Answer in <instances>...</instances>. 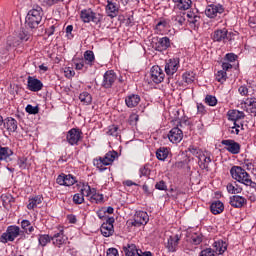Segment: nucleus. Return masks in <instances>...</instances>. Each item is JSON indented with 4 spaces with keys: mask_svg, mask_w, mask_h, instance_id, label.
Masks as SVG:
<instances>
[{
    "mask_svg": "<svg viewBox=\"0 0 256 256\" xmlns=\"http://www.w3.org/2000/svg\"><path fill=\"white\" fill-rule=\"evenodd\" d=\"M43 20V8L36 6L32 8L26 16L25 25L28 29H38L41 21Z\"/></svg>",
    "mask_w": 256,
    "mask_h": 256,
    "instance_id": "f257e3e1",
    "label": "nucleus"
},
{
    "mask_svg": "<svg viewBox=\"0 0 256 256\" xmlns=\"http://www.w3.org/2000/svg\"><path fill=\"white\" fill-rule=\"evenodd\" d=\"M230 175L232 179L238 183H241L242 185H246V187H249V184L252 181L251 175L248 174L247 171L241 166H232L230 169Z\"/></svg>",
    "mask_w": 256,
    "mask_h": 256,
    "instance_id": "f03ea898",
    "label": "nucleus"
},
{
    "mask_svg": "<svg viewBox=\"0 0 256 256\" xmlns=\"http://www.w3.org/2000/svg\"><path fill=\"white\" fill-rule=\"evenodd\" d=\"M22 233L21 228L17 225L8 226L6 232H4L1 237V243H13L18 236Z\"/></svg>",
    "mask_w": 256,
    "mask_h": 256,
    "instance_id": "7ed1b4c3",
    "label": "nucleus"
},
{
    "mask_svg": "<svg viewBox=\"0 0 256 256\" xmlns=\"http://www.w3.org/2000/svg\"><path fill=\"white\" fill-rule=\"evenodd\" d=\"M80 19L83 21V23H94L95 25H99L101 21L103 20V15L99 13L93 12L92 9H83L80 12Z\"/></svg>",
    "mask_w": 256,
    "mask_h": 256,
    "instance_id": "20e7f679",
    "label": "nucleus"
},
{
    "mask_svg": "<svg viewBox=\"0 0 256 256\" xmlns=\"http://www.w3.org/2000/svg\"><path fill=\"white\" fill-rule=\"evenodd\" d=\"M183 125H189V120H181L177 127L170 130L168 139L171 143H181L183 140V130L179 127H183Z\"/></svg>",
    "mask_w": 256,
    "mask_h": 256,
    "instance_id": "39448f33",
    "label": "nucleus"
},
{
    "mask_svg": "<svg viewBox=\"0 0 256 256\" xmlns=\"http://www.w3.org/2000/svg\"><path fill=\"white\" fill-rule=\"evenodd\" d=\"M152 47L155 51L159 53H163V51H167L171 47V39L167 36L164 37H154L152 39Z\"/></svg>",
    "mask_w": 256,
    "mask_h": 256,
    "instance_id": "423d86ee",
    "label": "nucleus"
},
{
    "mask_svg": "<svg viewBox=\"0 0 256 256\" xmlns=\"http://www.w3.org/2000/svg\"><path fill=\"white\" fill-rule=\"evenodd\" d=\"M181 67V59L179 58H170L165 61L164 71L167 77H173L174 73L179 71Z\"/></svg>",
    "mask_w": 256,
    "mask_h": 256,
    "instance_id": "0eeeda50",
    "label": "nucleus"
},
{
    "mask_svg": "<svg viewBox=\"0 0 256 256\" xmlns=\"http://www.w3.org/2000/svg\"><path fill=\"white\" fill-rule=\"evenodd\" d=\"M225 13V6L219 3H212L206 6L205 15L208 19H215L218 15Z\"/></svg>",
    "mask_w": 256,
    "mask_h": 256,
    "instance_id": "6e6552de",
    "label": "nucleus"
},
{
    "mask_svg": "<svg viewBox=\"0 0 256 256\" xmlns=\"http://www.w3.org/2000/svg\"><path fill=\"white\" fill-rule=\"evenodd\" d=\"M81 139H83V132L79 128H72L67 132L66 141L69 145H79Z\"/></svg>",
    "mask_w": 256,
    "mask_h": 256,
    "instance_id": "1a4fd4ad",
    "label": "nucleus"
},
{
    "mask_svg": "<svg viewBox=\"0 0 256 256\" xmlns=\"http://www.w3.org/2000/svg\"><path fill=\"white\" fill-rule=\"evenodd\" d=\"M221 145H224V149L231 155H239L241 153V144L233 139L222 140Z\"/></svg>",
    "mask_w": 256,
    "mask_h": 256,
    "instance_id": "9d476101",
    "label": "nucleus"
},
{
    "mask_svg": "<svg viewBox=\"0 0 256 256\" xmlns=\"http://www.w3.org/2000/svg\"><path fill=\"white\" fill-rule=\"evenodd\" d=\"M150 77L153 83L159 85V83H163V81H165V71H163L161 66L154 65L150 70Z\"/></svg>",
    "mask_w": 256,
    "mask_h": 256,
    "instance_id": "9b49d317",
    "label": "nucleus"
},
{
    "mask_svg": "<svg viewBox=\"0 0 256 256\" xmlns=\"http://www.w3.org/2000/svg\"><path fill=\"white\" fill-rule=\"evenodd\" d=\"M149 223V214L145 211L138 210L134 214V219L131 223L132 227H141Z\"/></svg>",
    "mask_w": 256,
    "mask_h": 256,
    "instance_id": "f8f14e48",
    "label": "nucleus"
},
{
    "mask_svg": "<svg viewBox=\"0 0 256 256\" xmlns=\"http://www.w3.org/2000/svg\"><path fill=\"white\" fill-rule=\"evenodd\" d=\"M113 223H115V218L107 217L106 221L101 225L100 231L103 237H111L115 233Z\"/></svg>",
    "mask_w": 256,
    "mask_h": 256,
    "instance_id": "ddd939ff",
    "label": "nucleus"
},
{
    "mask_svg": "<svg viewBox=\"0 0 256 256\" xmlns=\"http://www.w3.org/2000/svg\"><path fill=\"white\" fill-rule=\"evenodd\" d=\"M117 81V74L113 70H108L104 73L102 87L104 89H111Z\"/></svg>",
    "mask_w": 256,
    "mask_h": 256,
    "instance_id": "4468645a",
    "label": "nucleus"
},
{
    "mask_svg": "<svg viewBox=\"0 0 256 256\" xmlns=\"http://www.w3.org/2000/svg\"><path fill=\"white\" fill-rule=\"evenodd\" d=\"M179 241H181V235L174 234L169 236L167 243L165 245L169 253H175L179 249Z\"/></svg>",
    "mask_w": 256,
    "mask_h": 256,
    "instance_id": "2eb2a0df",
    "label": "nucleus"
},
{
    "mask_svg": "<svg viewBox=\"0 0 256 256\" xmlns=\"http://www.w3.org/2000/svg\"><path fill=\"white\" fill-rule=\"evenodd\" d=\"M187 19L190 27H193L194 29L201 25V16L199 15L198 11L190 10L187 12Z\"/></svg>",
    "mask_w": 256,
    "mask_h": 256,
    "instance_id": "dca6fc26",
    "label": "nucleus"
},
{
    "mask_svg": "<svg viewBox=\"0 0 256 256\" xmlns=\"http://www.w3.org/2000/svg\"><path fill=\"white\" fill-rule=\"evenodd\" d=\"M27 89L29 91H33L34 93H37L41 91V89H43V82H41V80L35 77L28 76Z\"/></svg>",
    "mask_w": 256,
    "mask_h": 256,
    "instance_id": "f3484780",
    "label": "nucleus"
},
{
    "mask_svg": "<svg viewBox=\"0 0 256 256\" xmlns=\"http://www.w3.org/2000/svg\"><path fill=\"white\" fill-rule=\"evenodd\" d=\"M242 109L246 111V113H252L256 115V98H246L244 101L241 102Z\"/></svg>",
    "mask_w": 256,
    "mask_h": 256,
    "instance_id": "a211bd4d",
    "label": "nucleus"
},
{
    "mask_svg": "<svg viewBox=\"0 0 256 256\" xmlns=\"http://www.w3.org/2000/svg\"><path fill=\"white\" fill-rule=\"evenodd\" d=\"M68 239L69 238L65 235L63 230H60L58 233H55L52 236V243L55 245V247L61 248L63 245L67 244Z\"/></svg>",
    "mask_w": 256,
    "mask_h": 256,
    "instance_id": "6ab92c4d",
    "label": "nucleus"
},
{
    "mask_svg": "<svg viewBox=\"0 0 256 256\" xmlns=\"http://www.w3.org/2000/svg\"><path fill=\"white\" fill-rule=\"evenodd\" d=\"M229 204L231 207H234V209H241L244 205H247V198L240 195H234L230 197Z\"/></svg>",
    "mask_w": 256,
    "mask_h": 256,
    "instance_id": "aec40b11",
    "label": "nucleus"
},
{
    "mask_svg": "<svg viewBox=\"0 0 256 256\" xmlns=\"http://www.w3.org/2000/svg\"><path fill=\"white\" fill-rule=\"evenodd\" d=\"M215 43H225L227 41V28L217 29L212 34Z\"/></svg>",
    "mask_w": 256,
    "mask_h": 256,
    "instance_id": "412c9836",
    "label": "nucleus"
},
{
    "mask_svg": "<svg viewBox=\"0 0 256 256\" xmlns=\"http://www.w3.org/2000/svg\"><path fill=\"white\" fill-rule=\"evenodd\" d=\"M122 251L125 253V256H138L139 253H143V251L137 249V246L133 243L123 246Z\"/></svg>",
    "mask_w": 256,
    "mask_h": 256,
    "instance_id": "4be33fe9",
    "label": "nucleus"
},
{
    "mask_svg": "<svg viewBox=\"0 0 256 256\" xmlns=\"http://www.w3.org/2000/svg\"><path fill=\"white\" fill-rule=\"evenodd\" d=\"M107 3L106 12L108 17H111L112 19L117 17L119 13V6H117V3L113 2V0H108Z\"/></svg>",
    "mask_w": 256,
    "mask_h": 256,
    "instance_id": "5701e85b",
    "label": "nucleus"
},
{
    "mask_svg": "<svg viewBox=\"0 0 256 256\" xmlns=\"http://www.w3.org/2000/svg\"><path fill=\"white\" fill-rule=\"evenodd\" d=\"M14 152L9 147H3L0 145V161H6V163H9V161H12L11 157H13Z\"/></svg>",
    "mask_w": 256,
    "mask_h": 256,
    "instance_id": "b1692460",
    "label": "nucleus"
},
{
    "mask_svg": "<svg viewBox=\"0 0 256 256\" xmlns=\"http://www.w3.org/2000/svg\"><path fill=\"white\" fill-rule=\"evenodd\" d=\"M141 103V97L137 94H131L125 98V104L130 109H133V107H137Z\"/></svg>",
    "mask_w": 256,
    "mask_h": 256,
    "instance_id": "393cba45",
    "label": "nucleus"
},
{
    "mask_svg": "<svg viewBox=\"0 0 256 256\" xmlns=\"http://www.w3.org/2000/svg\"><path fill=\"white\" fill-rule=\"evenodd\" d=\"M210 211L213 215H221L225 211V205L220 200L214 201L210 205Z\"/></svg>",
    "mask_w": 256,
    "mask_h": 256,
    "instance_id": "a878e982",
    "label": "nucleus"
},
{
    "mask_svg": "<svg viewBox=\"0 0 256 256\" xmlns=\"http://www.w3.org/2000/svg\"><path fill=\"white\" fill-rule=\"evenodd\" d=\"M4 127L9 131V133H15V131H17V120L13 117L5 118Z\"/></svg>",
    "mask_w": 256,
    "mask_h": 256,
    "instance_id": "bb28decb",
    "label": "nucleus"
},
{
    "mask_svg": "<svg viewBox=\"0 0 256 256\" xmlns=\"http://www.w3.org/2000/svg\"><path fill=\"white\" fill-rule=\"evenodd\" d=\"M17 37L19 40H16L12 43L13 47H17L18 45H21V42L31 39V34L27 30L21 29Z\"/></svg>",
    "mask_w": 256,
    "mask_h": 256,
    "instance_id": "cd10ccee",
    "label": "nucleus"
},
{
    "mask_svg": "<svg viewBox=\"0 0 256 256\" xmlns=\"http://www.w3.org/2000/svg\"><path fill=\"white\" fill-rule=\"evenodd\" d=\"M41 203H43V196L41 195H37L32 198H29L27 209H29V211H32L33 209H36V207H39Z\"/></svg>",
    "mask_w": 256,
    "mask_h": 256,
    "instance_id": "c85d7f7f",
    "label": "nucleus"
},
{
    "mask_svg": "<svg viewBox=\"0 0 256 256\" xmlns=\"http://www.w3.org/2000/svg\"><path fill=\"white\" fill-rule=\"evenodd\" d=\"M228 119L229 121L237 122L241 119H245V113L239 110H230L228 111Z\"/></svg>",
    "mask_w": 256,
    "mask_h": 256,
    "instance_id": "c756f323",
    "label": "nucleus"
},
{
    "mask_svg": "<svg viewBox=\"0 0 256 256\" xmlns=\"http://www.w3.org/2000/svg\"><path fill=\"white\" fill-rule=\"evenodd\" d=\"M119 157V153L117 151L112 150L105 154V157H102L104 160V165H111L115 159Z\"/></svg>",
    "mask_w": 256,
    "mask_h": 256,
    "instance_id": "7c9ffc66",
    "label": "nucleus"
},
{
    "mask_svg": "<svg viewBox=\"0 0 256 256\" xmlns=\"http://www.w3.org/2000/svg\"><path fill=\"white\" fill-rule=\"evenodd\" d=\"M21 229L23 230L21 233H26V235H31L35 231V226L31 225V221L22 220L21 221Z\"/></svg>",
    "mask_w": 256,
    "mask_h": 256,
    "instance_id": "2f4dec72",
    "label": "nucleus"
},
{
    "mask_svg": "<svg viewBox=\"0 0 256 256\" xmlns=\"http://www.w3.org/2000/svg\"><path fill=\"white\" fill-rule=\"evenodd\" d=\"M52 236H50L49 234H39L38 235V245L40 247H47V245H49V243H51L52 240Z\"/></svg>",
    "mask_w": 256,
    "mask_h": 256,
    "instance_id": "473e14b6",
    "label": "nucleus"
},
{
    "mask_svg": "<svg viewBox=\"0 0 256 256\" xmlns=\"http://www.w3.org/2000/svg\"><path fill=\"white\" fill-rule=\"evenodd\" d=\"M214 249H216V253H219V255H223L225 251H227V242H224L223 240H218L213 243Z\"/></svg>",
    "mask_w": 256,
    "mask_h": 256,
    "instance_id": "72a5a7b5",
    "label": "nucleus"
},
{
    "mask_svg": "<svg viewBox=\"0 0 256 256\" xmlns=\"http://www.w3.org/2000/svg\"><path fill=\"white\" fill-rule=\"evenodd\" d=\"M84 63L89 67H93V63H95V53L91 50H87L84 52Z\"/></svg>",
    "mask_w": 256,
    "mask_h": 256,
    "instance_id": "f704fd0d",
    "label": "nucleus"
},
{
    "mask_svg": "<svg viewBox=\"0 0 256 256\" xmlns=\"http://www.w3.org/2000/svg\"><path fill=\"white\" fill-rule=\"evenodd\" d=\"M188 151H189V153L194 155V157H197L199 159V161H201L203 159V157H205V154H203V151L195 145H190L188 147Z\"/></svg>",
    "mask_w": 256,
    "mask_h": 256,
    "instance_id": "c9c22d12",
    "label": "nucleus"
},
{
    "mask_svg": "<svg viewBox=\"0 0 256 256\" xmlns=\"http://www.w3.org/2000/svg\"><path fill=\"white\" fill-rule=\"evenodd\" d=\"M156 157L159 161H165V159H167V157H169V148L167 147H160L157 151H156Z\"/></svg>",
    "mask_w": 256,
    "mask_h": 256,
    "instance_id": "e433bc0d",
    "label": "nucleus"
},
{
    "mask_svg": "<svg viewBox=\"0 0 256 256\" xmlns=\"http://www.w3.org/2000/svg\"><path fill=\"white\" fill-rule=\"evenodd\" d=\"M172 21L174 25H177L178 27H182V25H185V13H178L177 15L172 17Z\"/></svg>",
    "mask_w": 256,
    "mask_h": 256,
    "instance_id": "4c0bfd02",
    "label": "nucleus"
},
{
    "mask_svg": "<svg viewBox=\"0 0 256 256\" xmlns=\"http://www.w3.org/2000/svg\"><path fill=\"white\" fill-rule=\"evenodd\" d=\"M74 67L76 71H87L88 67L87 64L85 63V60L83 58H76L74 59Z\"/></svg>",
    "mask_w": 256,
    "mask_h": 256,
    "instance_id": "58836bf2",
    "label": "nucleus"
},
{
    "mask_svg": "<svg viewBox=\"0 0 256 256\" xmlns=\"http://www.w3.org/2000/svg\"><path fill=\"white\" fill-rule=\"evenodd\" d=\"M79 99L83 105H91V103H93V96H91L89 92H82L79 95Z\"/></svg>",
    "mask_w": 256,
    "mask_h": 256,
    "instance_id": "ea45409f",
    "label": "nucleus"
},
{
    "mask_svg": "<svg viewBox=\"0 0 256 256\" xmlns=\"http://www.w3.org/2000/svg\"><path fill=\"white\" fill-rule=\"evenodd\" d=\"M182 79L184 83H187V85H191V83L195 82V74L193 71H187L182 75Z\"/></svg>",
    "mask_w": 256,
    "mask_h": 256,
    "instance_id": "a19ab883",
    "label": "nucleus"
},
{
    "mask_svg": "<svg viewBox=\"0 0 256 256\" xmlns=\"http://www.w3.org/2000/svg\"><path fill=\"white\" fill-rule=\"evenodd\" d=\"M170 25H169V20L167 19H162L160 20L157 24H156V31H158L159 33H161V31H165V29H169Z\"/></svg>",
    "mask_w": 256,
    "mask_h": 256,
    "instance_id": "79ce46f5",
    "label": "nucleus"
},
{
    "mask_svg": "<svg viewBox=\"0 0 256 256\" xmlns=\"http://www.w3.org/2000/svg\"><path fill=\"white\" fill-rule=\"evenodd\" d=\"M1 200L4 207H11V203H15V198L11 194H3Z\"/></svg>",
    "mask_w": 256,
    "mask_h": 256,
    "instance_id": "37998d69",
    "label": "nucleus"
},
{
    "mask_svg": "<svg viewBox=\"0 0 256 256\" xmlns=\"http://www.w3.org/2000/svg\"><path fill=\"white\" fill-rule=\"evenodd\" d=\"M199 167L200 169H204L205 171H209V163H211V157L210 156H203L201 161L199 160Z\"/></svg>",
    "mask_w": 256,
    "mask_h": 256,
    "instance_id": "c03bdc74",
    "label": "nucleus"
},
{
    "mask_svg": "<svg viewBox=\"0 0 256 256\" xmlns=\"http://www.w3.org/2000/svg\"><path fill=\"white\" fill-rule=\"evenodd\" d=\"M106 135L110 137H119V126L111 125L107 128Z\"/></svg>",
    "mask_w": 256,
    "mask_h": 256,
    "instance_id": "a18cd8bd",
    "label": "nucleus"
},
{
    "mask_svg": "<svg viewBox=\"0 0 256 256\" xmlns=\"http://www.w3.org/2000/svg\"><path fill=\"white\" fill-rule=\"evenodd\" d=\"M65 187H71L77 183V178L71 174H65Z\"/></svg>",
    "mask_w": 256,
    "mask_h": 256,
    "instance_id": "49530a36",
    "label": "nucleus"
},
{
    "mask_svg": "<svg viewBox=\"0 0 256 256\" xmlns=\"http://www.w3.org/2000/svg\"><path fill=\"white\" fill-rule=\"evenodd\" d=\"M193 2L191 0H181L178 3V8L181 9L182 11H187V9H191V5Z\"/></svg>",
    "mask_w": 256,
    "mask_h": 256,
    "instance_id": "de8ad7c7",
    "label": "nucleus"
},
{
    "mask_svg": "<svg viewBox=\"0 0 256 256\" xmlns=\"http://www.w3.org/2000/svg\"><path fill=\"white\" fill-rule=\"evenodd\" d=\"M216 81L218 83H225L227 81V72L225 70H220L216 73Z\"/></svg>",
    "mask_w": 256,
    "mask_h": 256,
    "instance_id": "09e8293b",
    "label": "nucleus"
},
{
    "mask_svg": "<svg viewBox=\"0 0 256 256\" xmlns=\"http://www.w3.org/2000/svg\"><path fill=\"white\" fill-rule=\"evenodd\" d=\"M204 101L209 107H215V105H217V97L213 95H206Z\"/></svg>",
    "mask_w": 256,
    "mask_h": 256,
    "instance_id": "8fccbe9b",
    "label": "nucleus"
},
{
    "mask_svg": "<svg viewBox=\"0 0 256 256\" xmlns=\"http://www.w3.org/2000/svg\"><path fill=\"white\" fill-rule=\"evenodd\" d=\"M94 165L97 167V169L101 171H105V160H103V157H99V159H94Z\"/></svg>",
    "mask_w": 256,
    "mask_h": 256,
    "instance_id": "3c124183",
    "label": "nucleus"
},
{
    "mask_svg": "<svg viewBox=\"0 0 256 256\" xmlns=\"http://www.w3.org/2000/svg\"><path fill=\"white\" fill-rule=\"evenodd\" d=\"M140 177H149L151 175V169L149 165L145 164L139 169Z\"/></svg>",
    "mask_w": 256,
    "mask_h": 256,
    "instance_id": "603ef678",
    "label": "nucleus"
},
{
    "mask_svg": "<svg viewBox=\"0 0 256 256\" xmlns=\"http://www.w3.org/2000/svg\"><path fill=\"white\" fill-rule=\"evenodd\" d=\"M85 202V196H83V194L80 193H76L73 196V203L75 205H81Z\"/></svg>",
    "mask_w": 256,
    "mask_h": 256,
    "instance_id": "864d4df0",
    "label": "nucleus"
},
{
    "mask_svg": "<svg viewBox=\"0 0 256 256\" xmlns=\"http://www.w3.org/2000/svg\"><path fill=\"white\" fill-rule=\"evenodd\" d=\"M25 110L26 113H29V115H37V113H39V106H33L31 104H28Z\"/></svg>",
    "mask_w": 256,
    "mask_h": 256,
    "instance_id": "5fc2aeb1",
    "label": "nucleus"
},
{
    "mask_svg": "<svg viewBox=\"0 0 256 256\" xmlns=\"http://www.w3.org/2000/svg\"><path fill=\"white\" fill-rule=\"evenodd\" d=\"M203 241L201 234L194 233L191 235V242L193 245H200Z\"/></svg>",
    "mask_w": 256,
    "mask_h": 256,
    "instance_id": "6e6d98bb",
    "label": "nucleus"
},
{
    "mask_svg": "<svg viewBox=\"0 0 256 256\" xmlns=\"http://www.w3.org/2000/svg\"><path fill=\"white\" fill-rule=\"evenodd\" d=\"M250 88H251V86L242 85L238 88V93H240L242 95V97H247V96H249Z\"/></svg>",
    "mask_w": 256,
    "mask_h": 256,
    "instance_id": "4d7b16f0",
    "label": "nucleus"
},
{
    "mask_svg": "<svg viewBox=\"0 0 256 256\" xmlns=\"http://www.w3.org/2000/svg\"><path fill=\"white\" fill-rule=\"evenodd\" d=\"M91 201H95V203H102L103 194L97 193V190L91 195Z\"/></svg>",
    "mask_w": 256,
    "mask_h": 256,
    "instance_id": "13d9d810",
    "label": "nucleus"
},
{
    "mask_svg": "<svg viewBox=\"0 0 256 256\" xmlns=\"http://www.w3.org/2000/svg\"><path fill=\"white\" fill-rule=\"evenodd\" d=\"M64 75L67 79H72V77H75V70L71 67H67L64 70Z\"/></svg>",
    "mask_w": 256,
    "mask_h": 256,
    "instance_id": "bf43d9fd",
    "label": "nucleus"
},
{
    "mask_svg": "<svg viewBox=\"0 0 256 256\" xmlns=\"http://www.w3.org/2000/svg\"><path fill=\"white\" fill-rule=\"evenodd\" d=\"M155 189H158V191H167V184L161 180L155 184Z\"/></svg>",
    "mask_w": 256,
    "mask_h": 256,
    "instance_id": "052dcab7",
    "label": "nucleus"
},
{
    "mask_svg": "<svg viewBox=\"0 0 256 256\" xmlns=\"http://www.w3.org/2000/svg\"><path fill=\"white\" fill-rule=\"evenodd\" d=\"M199 256H215V251L211 248H206L200 252Z\"/></svg>",
    "mask_w": 256,
    "mask_h": 256,
    "instance_id": "680f3d73",
    "label": "nucleus"
},
{
    "mask_svg": "<svg viewBox=\"0 0 256 256\" xmlns=\"http://www.w3.org/2000/svg\"><path fill=\"white\" fill-rule=\"evenodd\" d=\"M197 113L198 115H205L207 113V109L203 103H197Z\"/></svg>",
    "mask_w": 256,
    "mask_h": 256,
    "instance_id": "e2e57ef3",
    "label": "nucleus"
},
{
    "mask_svg": "<svg viewBox=\"0 0 256 256\" xmlns=\"http://www.w3.org/2000/svg\"><path fill=\"white\" fill-rule=\"evenodd\" d=\"M18 165L20 169H27V158L26 157L19 158Z\"/></svg>",
    "mask_w": 256,
    "mask_h": 256,
    "instance_id": "0e129e2a",
    "label": "nucleus"
},
{
    "mask_svg": "<svg viewBox=\"0 0 256 256\" xmlns=\"http://www.w3.org/2000/svg\"><path fill=\"white\" fill-rule=\"evenodd\" d=\"M107 256H119V251L116 248H109L106 252Z\"/></svg>",
    "mask_w": 256,
    "mask_h": 256,
    "instance_id": "69168bd1",
    "label": "nucleus"
},
{
    "mask_svg": "<svg viewBox=\"0 0 256 256\" xmlns=\"http://www.w3.org/2000/svg\"><path fill=\"white\" fill-rule=\"evenodd\" d=\"M56 183L58 185H64L65 186V174H60L58 175L57 179H56Z\"/></svg>",
    "mask_w": 256,
    "mask_h": 256,
    "instance_id": "338daca9",
    "label": "nucleus"
},
{
    "mask_svg": "<svg viewBox=\"0 0 256 256\" xmlns=\"http://www.w3.org/2000/svg\"><path fill=\"white\" fill-rule=\"evenodd\" d=\"M248 25H249V27H251L252 29H255V27H256V16H251V17L248 19Z\"/></svg>",
    "mask_w": 256,
    "mask_h": 256,
    "instance_id": "774afa93",
    "label": "nucleus"
}]
</instances>
